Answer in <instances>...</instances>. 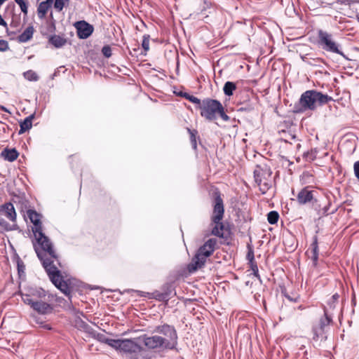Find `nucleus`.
Returning <instances> with one entry per match:
<instances>
[{
    "label": "nucleus",
    "mask_w": 359,
    "mask_h": 359,
    "mask_svg": "<svg viewBox=\"0 0 359 359\" xmlns=\"http://www.w3.org/2000/svg\"><path fill=\"white\" fill-rule=\"evenodd\" d=\"M34 235L36 241V244H34L35 252L50 280L71 301L73 292L72 281L69 278L65 279L58 269L60 262L52 243L42 230L34 233Z\"/></svg>",
    "instance_id": "f257e3e1"
},
{
    "label": "nucleus",
    "mask_w": 359,
    "mask_h": 359,
    "mask_svg": "<svg viewBox=\"0 0 359 359\" xmlns=\"http://www.w3.org/2000/svg\"><path fill=\"white\" fill-rule=\"evenodd\" d=\"M154 332L163 336L143 334L138 337L147 351L148 350L173 349L177 346V334L173 326L168 324L158 325L155 327Z\"/></svg>",
    "instance_id": "f03ea898"
},
{
    "label": "nucleus",
    "mask_w": 359,
    "mask_h": 359,
    "mask_svg": "<svg viewBox=\"0 0 359 359\" xmlns=\"http://www.w3.org/2000/svg\"><path fill=\"white\" fill-rule=\"evenodd\" d=\"M212 212L211 220V234L224 240L226 242L231 236V229L229 225L225 224L222 220L224 216V205L222 198L221 192L216 189L212 194Z\"/></svg>",
    "instance_id": "7ed1b4c3"
},
{
    "label": "nucleus",
    "mask_w": 359,
    "mask_h": 359,
    "mask_svg": "<svg viewBox=\"0 0 359 359\" xmlns=\"http://www.w3.org/2000/svg\"><path fill=\"white\" fill-rule=\"evenodd\" d=\"M332 100L333 98L331 96L316 90H309L303 93L300 97L299 100L300 108L298 111H314L316 109L317 105L323 106Z\"/></svg>",
    "instance_id": "20e7f679"
},
{
    "label": "nucleus",
    "mask_w": 359,
    "mask_h": 359,
    "mask_svg": "<svg viewBox=\"0 0 359 359\" xmlns=\"http://www.w3.org/2000/svg\"><path fill=\"white\" fill-rule=\"evenodd\" d=\"M140 344L138 337L117 339L114 348L130 355L134 359H151V354Z\"/></svg>",
    "instance_id": "39448f33"
},
{
    "label": "nucleus",
    "mask_w": 359,
    "mask_h": 359,
    "mask_svg": "<svg viewBox=\"0 0 359 359\" xmlns=\"http://www.w3.org/2000/svg\"><path fill=\"white\" fill-rule=\"evenodd\" d=\"M219 248L217 240L215 238H209L197 250L192 261L187 266L189 273H193L202 268L208 257H210L215 250Z\"/></svg>",
    "instance_id": "423d86ee"
},
{
    "label": "nucleus",
    "mask_w": 359,
    "mask_h": 359,
    "mask_svg": "<svg viewBox=\"0 0 359 359\" xmlns=\"http://www.w3.org/2000/svg\"><path fill=\"white\" fill-rule=\"evenodd\" d=\"M200 114L209 121H214L217 117H220L224 121L229 120V116L226 114L222 103L217 100L211 98H206L202 100Z\"/></svg>",
    "instance_id": "0eeeda50"
},
{
    "label": "nucleus",
    "mask_w": 359,
    "mask_h": 359,
    "mask_svg": "<svg viewBox=\"0 0 359 359\" xmlns=\"http://www.w3.org/2000/svg\"><path fill=\"white\" fill-rule=\"evenodd\" d=\"M272 171L269 165L262 163L257 165L254 170L255 180L259 190L262 194L266 191L271 187L272 185Z\"/></svg>",
    "instance_id": "6e6552de"
},
{
    "label": "nucleus",
    "mask_w": 359,
    "mask_h": 359,
    "mask_svg": "<svg viewBox=\"0 0 359 359\" xmlns=\"http://www.w3.org/2000/svg\"><path fill=\"white\" fill-rule=\"evenodd\" d=\"M318 43L324 50L337 53L344 57L343 52L339 49V45L333 39L331 34L322 29L318 30Z\"/></svg>",
    "instance_id": "1a4fd4ad"
},
{
    "label": "nucleus",
    "mask_w": 359,
    "mask_h": 359,
    "mask_svg": "<svg viewBox=\"0 0 359 359\" xmlns=\"http://www.w3.org/2000/svg\"><path fill=\"white\" fill-rule=\"evenodd\" d=\"M77 36L79 39H85L89 37L93 32L94 28L93 25L86 21H79L75 23Z\"/></svg>",
    "instance_id": "9d476101"
},
{
    "label": "nucleus",
    "mask_w": 359,
    "mask_h": 359,
    "mask_svg": "<svg viewBox=\"0 0 359 359\" xmlns=\"http://www.w3.org/2000/svg\"><path fill=\"white\" fill-rule=\"evenodd\" d=\"M314 191L310 187L302 189L297 194V199L299 204L304 205L311 202L314 198Z\"/></svg>",
    "instance_id": "9b49d317"
},
{
    "label": "nucleus",
    "mask_w": 359,
    "mask_h": 359,
    "mask_svg": "<svg viewBox=\"0 0 359 359\" xmlns=\"http://www.w3.org/2000/svg\"><path fill=\"white\" fill-rule=\"evenodd\" d=\"M27 215L34 224L33 233L39 232L42 230V223L41 222V215L34 210H28Z\"/></svg>",
    "instance_id": "f8f14e48"
},
{
    "label": "nucleus",
    "mask_w": 359,
    "mask_h": 359,
    "mask_svg": "<svg viewBox=\"0 0 359 359\" xmlns=\"http://www.w3.org/2000/svg\"><path fill=\"white\" fill-rule=\"evenodd\" d=\"M0 214L4 215L11 222L16 220V212L13 205L11 203H6L0 205Z\"/></svg>",
    "instance_id": "ddd939ff"
},
{
    "label": "nucleus",
    "mask_w": 359,
    "mask_h": 359,
    "mask_svg": "<svg viewBox=\"0 0 359 359\" xmlns=\"http://www.w3.org/2000/svg\"><path fill=\"white\" fill-rule=\"evenodd\" d=\"M32 308L41 314L50 313L53 310V306L50 304L37 299Z\"/></svg>",
    "instance_id": "4468645a"
},
{
    "label": "nucleus",
    "mask_w": 359,
    "mask_h": 359,
    "mask_svg": "<svg viewBox=\"0 0 359 359\" xmlns=\"http://www.w3.org/2000/svg\"><path fill=\"white\" fill-rule=\"evenodd\" d=\"M53 4V0H46L41 2L37 7V15L41 20L46 18L48 11L51 8Z\"/></svg>",
    "instance_id": "2eb2a0df"
},
{
    "label": "nucleus",
    "mask_w": 359,
    "mask_h": 359,
    "mask_svg": "<svg viewBox=\"0 0 359 359\" xmlns=\"http://www.w3.org/2000/svg\"><path fill=\"white\" fill-rule=\"evenodd\" d=\"M0 155L4 160L13 162L18 158L19 153L15 148H6L1 152Z\"/></svg>",
    "instance_id": "dca6fc26"
},
{
    "label": "nucleus",
    "mask_w": 359,
    "mask_h": 359,
    "mask_svg": "<svg viewBox=\"0 0 359 359\" xmlns=\"http://www.w3.org/2000/svg\"><path fill=\"white\" fill-rule=\"evenodd\" d=\"M170 293L171 289L169 287H167L163 292L154 291V292L151 293V298L155 299L158 301L168 302L170 299Z\"/></svg>",
    "instance_id": "f3484780"
},
{
    "label": "nucleus",
    "mask_w": 359,
    "mask_h": 359,
    "mask_svg": "<svg viewBox=\"0 0 359 359\" xmlns=\"http://www.w3.org/2000/svg\"><path fill=\"white\" fill-rule=\"evenodd\" d=\"M34 118V114H31L27 118H25L23 121H20V129L19 130V134H23L25 132L29 130L32 127V121Z\"/></svg>",
    "instance_id": "a211bd4d"
},
{
    "label": "nucleus",
    "mask_w": 359,
    "mask_h": 359,
    "mask_svg": "<svg viewBox=\"0 0 359 359\" xmlns=\"http://www.w3.org/2000/svg\"><path fill=\"white\" fill-rule=\"evenodd\" d=\"M48 42H49V43L53 45L54 47L58 48H61V47L64 46L67 43V41L63 36L54 34L49 37Z\"/></svg>",
    "instance_id": "6ab92c4d"
},
{
    "label": "nucleus",
    "mask_w": 359,
    "mask_h": 359,
    "mask_svg": "<svg viewBox=\"0 0 359 359\" xmlns=\"http://www.w3.org/2000/svg\"><path fill=\"white\" fill-rule=\"evenodd\" d=\"M34 32V29L32 26L27 27L25 31L18 36V42L25 43L29 41L33 36Z\"/></svg>",
    "instance_id": "aec40b11"
},
{
    "label": "nucleus",
    "mask_w": 359,
    "mask_h": 359,
    "mask_svg": "<svg viewBox=\"0 0 359 359\" xmlns=\"http://www.w3.org/2000/svg\"><path fill=\"white\" fill-rule=\"evenodd\" d=\"M313 339L314 340H318L320 338H326L324 335L325 333V330L319 324H316L313 327Z\"/></svg>",
    "instance_id": "412c9836"
},
{
    "label": "nucleus",
    "mask_w": 359,
    "mask_h": 359,
    "mask_svg": "<svg viewBox=\"0 0 359 359\" xmlns=\"http://www.w3.org/2000/svg\"><path fill=\"white\" fill-rule=\"evenodd\" d=\"M96 338L100 341L114 348V346H116L117 339L107 338L104 334H101V333H98L96 335Z\"/></svg>",
    "instance_id": "4be33fe9"
},
{
    "label": "nucleus",
    "mask_w": 359,
    "mask_h": 359,
    "mask_svg": "<svg viewBox=\"0 0 359 359\" xmlns=\"http://www.w3.org/2000/svg\"><path fill=\"white\" fill-rule=\"evenodd\" d=\"M236 89V83L231 81H226L223 88L224 93L227 96H231Z\"/></svg>",
    "instance_id": "5701e85b"
},
{
    "label": "nucleus",
    "mask_w": 359,
    "mask_h": 359,
    "mask_svg": "<svg viewBox=\"0 0 359 359\" xmlns=\"http://www.w3.org/2000/svg\"><path fill=\"white\" fill-rule=\"evenodd\" d=\"M306 253L309 255H319V249H318L317 236H315L313 238V241L311 245V248L307 250Z\"/></svg>",
    "instance_id": "b1692460"
},
{
    "label": "nucleus",
    "mask_w": 359,
    "mask_h": 359,
    "mask_svg": "<svg viewBox=\"0 0 359 359\" xmlns=\"http://www.w3.org/2000/svg\"><path fill=\"white\" fill-rule=\"evenodd\" d=\"M332 323V318L328 316L326 309H324V316L320 319L319 324L323 328H325Z\"/></svg>",
    "instance_id": "393cba45"
},
{
    "label": "nucleus",
    "mask_w": 359,
    "mask_h": 359,
    "mask_svg": "<svg viewBox=\"0 0 359 359\" xmlns=\"http://www.w3.org/2000/svg\"><path fill=\"white\" fill-rule=\"evenodd\" d=\"M187 131L190 135V142L192 146V148L194 150H196L197 149V135H198V131L196 130H191L190 128H187Z\"/></svg>",
    "instance_id": "a878e982"
},
{
    "label": "nucleus",
    "mask_w": 359,
    "mask_h": 359,
    "mask_svg": "<svg viewBox=\"0 0 359 359\" xmlns=\"http://www.w3.org/2000/svg\"><path fill=\"white\" fill-rule=\"evenodd\" d=\"M69 4V0H53V6L54 8L60 12L62 11L63 8L68 6Z\"/></svg>",
    "instance_id": "bb28decb"
},
{
    "label": "nucleus",
    "mask_w": 359,
    "mask_h": 359,
    "mask_svg": "<svg viewBox=\"0 0 359 359\" xmlns=\"http://www.w3.org/2000/svg\"><path fill=\"white\" fill-rule=\"evenodd\" d=\"M23 76L25 79L29 81H36L39 79L38 74L32 69L25 72L23 73Z\"/></svg>",
    "instance_id": "cd10ccee"
},
{
    "label": "nucleus",
    "mask_w": 359,
    "mask_h": 359,
    "mask_svg": "<svg viewBox=\"0 0 359 359\" xmlns=\"http://www.w3.org/2000/svg\"><path fill=\"white\" fill-rule=\"evenodd\" d=\"M36 294H32V295L29 294H22V299L23 302L27 305H29L31 307L34 305V302L36 300Z\"/></svg>",
    "instance_id": "c85d7f7f"
},
{
    "label": "nucleus",
    "mask_w": 359,
    "mask_h": 359,
    "mask_svg": "<svg viewBox=\"0 0 359 359\" xmlns=\"http://www.w3.org/2000/svg\"><path fill=\"white\" fill-rule=\"evenodd\" d=\"M317 150L316 149H311V150L305 152L303 155L304 158L309 162L313 161L316 158Z\"/></svg>",
    "instance_id": "c756f323"
},
{
    "label": "nucleus",
    "mask_w": 359,
    "mask_h": 359,
    "mask_svg": "<svg viewBox=\"0 0 359 359\" xmlns=\"http://www.w3.org/2000/svg\"><path fill=\"white\" fill-rule=\"evenodd\" d=\"M16 4L20 6L24 17H27L28 14V2L27 0H15Z\"/></svg>",
    "instance_id": "7c9ffc66"
},
{
    "label": "nucleus",
    "mask_w": 359,
    "mask_h": 359,
    "mask_svg": "<svg viewBox=\"0 0 359 359\" xmlns=\"http://www.w3.org/2000/svg\"><path fill=\"white\" fill-rule=\"evenodd\" d=\"M279 219V214L278 212L273 210L268 213L267 215V220L269 224H275L278 222Z\"/></svg>",
    "instance_id": "2f4dec72"
},
{
    "label": "nucleus",
    "mask_w": 359,
    "mask_h": 359,
    "mask_svg": "<svg viewBox=\"0 0 359 359\" xmlns=\"http://www.w3.org/2000/svg\"><path fill=\"white\" fill-rule=\"evenodd\" d=\"M149 41L150 36L149 34H144L143 36L142 47L144 49L145 53L149 50Z\"/></svg>",
    "instance_id": "473e14b6"
},
{
    "label": "nucleus",
    "mask_w": 359,
    "mask_h": 359,
    "mask_svg": "<svg viewBox=\"0 0 359 359\" xmlns=\"http://www.w3.org/2000/svg\"><path fill=\"white\" fill-rule=\"evenodd\" d=\"M249 264H250V267L252 271V274L258 279H260V276L259 274V270H258V266H257V262L255 261H253V262H249Z\"/></svg>",
    "instance_id": "72a5a7b5"
},
{
    "label": "nucleus",
    "mask_w": 359,
    "mask_h": 359,
    "mask_svg": "<svg viewBox=\"0 0 359 359\" xmlns=\"http://www.w3.org/2000/svg\"><path fill=\"white\" fill-rule=\"evenodd\" d=\"M339 298V295L337 293H335L330 297V300L327 302V304L330 309H334L335 307L336 304L338 302Z\"/></svg>",
    "instance_id": "f704fd0d"
},
{
    "label": "nucleus",
    "mask_w": 359,
    "mask_h": 359,
    "mask_svg": "<svg viewBox=\"0 0 359 359\" xmlns=\"http://www.w3.org/2000/svg\"><path fill=\"white\" fill-rule=\"evenodd\" d=\"M187 98L192 103L197 104V107L200 109L202 101H201L200 99L198 97L194 96V95H188Z\"/></svg>",
    "instance_id": "c9c22d12"
},
{
    "label": "nucleus",
    "mask_w": 359,
    "mask_h": 359,
    "mask_svg": "<svg viewBox=\"0 0 359 359\" xmlns=\"http://www.w3.org/2000/svg\"><path fill=\"white\" fill-rule=\"evenodd\" d=\"M102 53L104 57L109 58L111 56V48L109 45L104 46L102 48Z\"/></svg>",
    "instance_id": "e433bc0d"
},
{
    "label": "nucleus",
    "mask_w": 359,
    "mask_h": 359,
    "mask_svg": "<svg viewBox=\"0 0 359 359\" xmlns=\"http://www.w3.org/2000/svg\"><path fill=\"white\" fill-rule=\"evenodd\" d=\"M247 259L249 262L255 261V255H254V250L252 248L250 245H248V252L247 254Z\"/></svg>",
    "instance_id": "4c0bfd02"
},
{
    "label": "nucleus",
    "mask_w": 359,
    "mask_h": 359,
    "mask_svg": "<svg viewBox=\"0 0 359 359\" xmlns=\"http://www.w3.org/2000/svg\"><path fill=\"white\" fill-rule=\"evenodd\" d=\"M9 48L8 43L6 40H0V51H6Z\"/></svg>",
    "instance_id": "58836bf2"
},
{
    "label": "nucleus",
    "mask_w": 359,
    "mask_h": 359,
    "mask_svg": "<svg viewBox=\"0 0 359 359\" xmlns=\"http://www.w3.org/2000/svg\"><path fill=\"white\" fill-rule=\"evenodd\" d=\"M354 175L357 180L359 181V161H357L353 164Z\"/></svg>",
    "instance_id": "ea45409f"
},
{
    "label": "nucleus",
    "mask_w": 359,
    "mask_h": 359,
    "mask_svg": "<svg viewBox=\"0 0 359 359\" xmlns=\"http://www.w3.org/2000/svg\"><path fill=\"white\" fill-rule=\"evenodd\" d=\"M50 17L52 19V20L49 22V31L50 32H53L55 30V21L53 20V16L52 12H50Z\"/></svg>",
    "instance_id": "a19ab883"
},
{
    "label": "nucleus",
    "mask_w": 359,
    "mask_h": 359,
    "mask_svg": "<svg viewBox=\"0 0 359 359\" xmlns=\"http://www.w3.org/2000/svg\"><path fill=\"white\" fill-rule=\"evenodd\" d=\"M330 205V203L328 201L327 205H326L323 209H322V214L324 215H328L329 214L334 213V210L330 212L329 211V207Z\"/></svg>",
    "instance_id": "79ce46f5"
},
{
    "label": "nucleus",
    "mask_w": 359,
    "mask_h": 359,
    "mask_svg": "<svg viewBox=\"0 0 359 359\" xmlns=\"http://www.w3.org/2000/svg\"><path fill=\"white\" fill-rule=\"evenodd\" d=\"M313 262V266L316 267L318 264V255H309Z\"/></svg>",
    "instance_id": "37998d69"
},
{
    "label": "nucleus",
    "mask_w": 359,
    "mask_h": 359,
    "mask_svg": "<svg viewBox=\"0 0 359 359\" xmlns=\"http://www.w3.org/2000/svg\"><path fill=\"white\" fill-rule=\"evenodd\" d=\"M37 323L40 324L41 326L46 330H51V327L49 324L46 323L45 322H39L36 321Z\"/></svg>",
    "instance_id": "c03bdc74"
},
{
    "label": "nucleus",
    "mask_w": 359,
    "mask_h": 359,
    "mask_svg": "<svg viewBox=\"0 0 359 359\" xmlns=\"http://www.w3.org/2000/svg\"><path fill=\"white\" fill-rule=\"evenodd\" d=\"M37 323L40 324L41 326L46 330H51V327L49 324L46 323L45 322H39L36 321Z\"/></svg>",
    "instance_id": "a18cd8bd"
},
{
    "label": "nucleus",
    "mask_w": 359,
    "mask_h": 359,
    "mask_svg": "<svg viewBox=\"0 0 359 359\" xmlns=\"http://www.w3.org/2000/svg\"><path fill=\"white\" fill-rule=\"evenodd\" d=\"M337 2L341 5H350L348 0H336Z\"/></svg>",
    "instance_id": "49530a36"
},
{
    "label": "nucleus",
    "mask_w": 359,
    "mask_h": 359,
    "mask_svg": "<svg viewBox=\"0 0 359 359\" xmlns=\"http://www.w3.org/2000/svg\"><path fill=\"white\" fill-rule=\"evenodd\" d=\"M1 109L3 111H5V112H7V113H9L11 114L10 111L5 107L4 106H1Z\"/></svg>",
    "instance_id": "de8ad7c7"
},
{
    "label": "nucleus",
    "mask_w": 359,
    "mask_h": 359,
    "mask_svg": "<svg viewBox=\"0 0 359 359\" xmlns=\"http://www.w3.org/2000/svg\"><path fill=\"white\" fill-rule=\"evenodd\" d=\"M39 297H44L45 296V293H44V291L41 292H39Z\"/></svg>",
    "instance_id": "09e8293b"
},
{
    "label": "nucleus",
    "mask_w": 359,
    "mask_h": 359,
    "mask_svg": "<svg viewBox=\"0 0 359 359\" xmlns=\"http://www.w3.org/2000/svg\"><path fill=\"white\" fill-rule=\"evenodd\" d=\"M18 270L20 271V265L19 264L18 265Z\"/></svg>",
    "instance_id": "8fccbe9b"
}]
</instances>
